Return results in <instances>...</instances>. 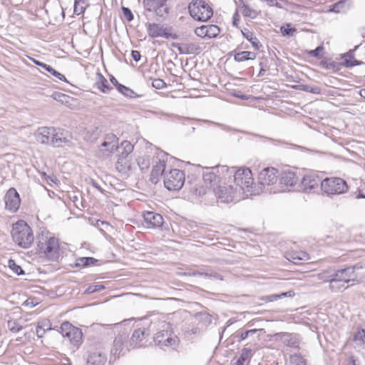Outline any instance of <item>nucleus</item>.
I'll return each instance as SVG.
<instances>
[{
    "instance_id": "69168bd1",
    "label": "nucleus",
    "mask_w": 365,
    "mask_h": 365,
    "mask_svg": "<svg viewBox=\"0 0 365 365\" xmlns=\"http://www.w3.org/2000/svg\"><path fill=\"white\" fill-rule=\"evenodd\" d=\"M137 163H138L141 170H143L144 169L147 170L149 168L148 160H145L143 158H138L137 159Z\"/></svg>"
},
{
    "instance_id": "7c9ffc66",
    "label": "nucleus",
    "mask_w": 365,
    "mask_h": 365,
    "mask_svg": "<svg viewBox=\"0 0 365 365\" xmlns=\"http://www.w3.org/2000/svg\"><path fill=\"white\" fill-rule=\"evenodd\" d=\"M95 85L101 91L105 93H109L113 89L109 86L107 79L100 73H97V80Z\"/></svg>"
},
{
    "instance_id": "79ce46f5",
    "label": "nucleus",
    "mask_w": 365,
    "mask_h": 365,
    "mask_svg": "<svg viewBox=\"0 0 365 365\" xmlns=\"http://www.w3.org/2000/svg\"><path fill=\"white\" fill-rule=\"evenodd\" d=\"M206 31H207V37L215 38L220 32V28L215 24L206 25Z\"/></svg>"
},
{
    "instance_id": "680f3d73",
    "label": "nucleus",
    "mask_w": 365,
    "mask_h": 365,
    "mask_svg": "<svg viewBox=\"0 0 365 365\" xmlns=\"http://www.w3.org/2000/svg\"><path fill=\"white\" fill-rule=\"evenodd\" d=\"M348 268H349V269H350V272L352 274V276L354 277V278L355 279H356L357 275L355 273L356 270L363 269L364 267L361 263H357L354 265L348 266ZM364 268H365V266H364Z\"/></svg>"
},
{
    "instance_id": "09e8293b",
    "label": "nucleus",
    "mask_w": 365,
    "mask_h": 365,
    "mask_svg": "<svg viewBox=\"0 0 365 365\" xmlns=\"http://www.w3.org/2000/svg\"><path fill=\"white\" fill-rule=\"evenodd\" d=\"M290 362L294 365H306L305 359L297 354L290 356Z\"/></svg>"
},
{
    "instance_id": "2f4dec72",
    "label": "nucleus",
    "mask_w": 365,
    "mask_h": 365,
    "mask_svg": "<svg viewBox=\"0 0 365 365\" xmlns=\"http://www.w3.org/2000/svg\"><path fill=\"white\" fill-rule=\"evenodd\" d=\"M232 53H235L234 60L236 62H242L248 60H254L256 58V53L251 51H232Z\"/></svg>"
},
{
    "instance_id": "423d86ee",
    "label": "nucleus",
    "mask_w": 365,
    "mask_h": 365,
    "mask_svg": "<svg viewBox=\"0 0 365 365\" xmlns=\"http://www.w3.org/2000/svg\"><path fill=\"white\" fill-rule=\"evenodd\" d=\"M321 190L327 195H339L348 190L346 182L340 178H326L321 183Z\"/></svg>"
},
{
    "instance_id": "412c9836",
    "label": "nucleus",
    "mask_w": 365,
    "mask_h": 365,
    "mask_svg": "<svg viewBox=\"0 0 365 365\" xmlns=\"http://www.w3.org/2000/svg\"><path fill=\"white\" fill-rule=\"evenodd\" d=\"M282 342L289 347L299 348L300 336L295 333L280 332L276 334Z\"/></svg>"
},
{
    "instance_id": "c03bdc74",
    "label": "nucleus",
    "mask_w": 365,
    "mask_h": 365,
    "mask_svg": "<svg viewBox=\"0 0 365 365\" xmlns=\"http://www.w3.org/2000/svg\"><path fill=\"white\" fill-rule=\"evenodd\" d=\"M71 329L73 330V326L71 323L66 322L61 325L60 332L63 337H68Z\"/></svg>"
},
{
    "instance_id": "bb28decb",
    "label": "nucleus",
    "mask_w": 365,
    "mask_h": 365,
    "mask_svg": "<svg viewBox=\"0 0 365 365\" xmlns=\"http://www.w3.org/2000/svg\"><path fill=\"white\" fill-rule=\"evenodd\" d=\"M164 0H143V4L145 11V16L149 19L150 14H155Z\"/></svg>"
},
{
    "instance_id": "f03ea898",
    "label": "nucleus",
    "mask_w": 365,
    "mask_h": 365,
    "mask_svg": "<svg viewBox=\"0 0 365 365\" xmlns=\"http://www.w3.org/2000/svg\"><path fill=\"white\" fill-rule=\"evenodd\" d=\"M58 239L48 232H42L37 238L36 253L50 260H56L58 257Z\"/></svg>"
},
{
    "instance_id": "052dcab7",
    "label": "nucleus",
    "mask_w": 365,
    "mask_h": 365,
    "mask_svg": "<svg viewBox=\"0 0 365 365\" xmlns=\"http://www.w3.org/2000/svg\"><path fill=\"white\" fill-rule=\"evenodd\" d=\"M189 274L192 275V276H200V277H207V278H212V277L217 278L218 277V274L217 273L209 274L207 272H200L198 271L193 272Z\"/></svg>"
},
{
    "instance_id": "f8f14e48",
    "label": "nucleus",
    "mask_w": 365,
    "mask_h": 365,
    "mask_svg": "<svg viewBox=\"0 0 365 365\" xmlns=\"http://www.w3.org/2000/svg\"><path fill=\"white\" fill-rule=\"evenodd\" d=\"M323 180L317 173L310 172L302 178L301 187L304 192H312L321 188V183Z\"/></svg>"
},
{
    "instance_id": "0eeeda50",
    "label": "nucleus",
    "mask_w": 365,
    "mask_h": 365,
    "mask_svg": "<svg viewBox=\"0 0 365 365\" xmlns=\"http://www.w3.org/2000/svg\"><path fill=\"white\" fill-rule=\"evenodd\" d=\"M128 334L127 331H123L115 336L113 341V348L110 350V357L109 362L115 361L121 355H124L129 350L128 342Z\"/></svg>"
},
{
    "instance_id": "a18cd8bd",
    "label": "nucleus",
    "mask_w": 365,
    "mask_h": 365,
    "mask_svg": "<svg viewBox=\"0 0 365 365\" xmlns=\"http://www.w3.org/2000/svg\"><path fill=\"white\" fill-rule=\"evenodd\" d=\"M300 90L314 93V94H320L322 92V89L319 86H312L309 85H300Z\"/></svg>"
},
{
    "instance_id": "6ab92c4d",
    "label": "nucleus",
    "mask_w": 365,
    "mask_h": 365,
    "mask_svg": "<svg viewBox=\"0 0 365 365\" xmlns=\"http://www.w3.org/2000/svg\"><path fill=\"white\" fill-rule=\"evenodd\" d=\"M171 46L177 48L180 54L198 55L202 51L200 46L197 43H180L173 42L171 43Z\"/></svg>"
},
{
    "instance_id": "9b49d317",
    "label": "nucleus",
    "mask_w": 365,
    "mask_h": 365,
    "mask_svg": "<svg viewBox=\"0 0 365 365\" xmlns=\"http://www.w3.org/2000/svg\"><path fill=\"white\" fill-rule=\"evenodd\" d=\"M213 192L221 202L229 203L234 200L235 195L239 192L237 187H234L233 185L224 183L223 185L220 184L214 187Z\"/></svg>"
},
{
    "instance_id": "5fc2aeb1",
    "label": "nucleus",
    "mask_w": 365,
    "mask_h": 365,
    "mask_svg": "<svg viewBox=\"0 0 365 365\" xmlns=\"http://www.w3.org/2000/svg\"><path fill=\"white\" fill-rule=\"evenodd\" d=\"M320 65L327 69H335L338 67V63L331 60H322L320 62Z\"/></svg>"
},
{
    "instance_id": "864d4df0",
    "label": "nucleus",
    "mask_w": 365,
    "mask_h": 365,
    "mask_svg": "<svg viewBox=\"0 0 365 365\" xmlns=\"http://www.w3.org/2000/svg\"><path fill=\"white\" fill-rule=\"evenodd\" d=\"M242 12L245 16H247L251 19H255L257 16V12L246 4L243 5Z\"/></svg>"
},
{
    "instance_id": "4468645a",
    "label": "nucleus",
    "mask_w": 365,
    "mask_h": 365,
    "mask_svg": "<svg viewBox=\"0 0 365 365\" xmlns=\"http://www.w3.org/2000/svg\"><path fill=\"white\" fill-rule=\"evenodd\" d=\"M154 341L156 345L160 346L161 348L169 347L177 344L178 337L173 336L171 332L167 330H162L155 334Z\"/></svg>"
},
{
    "instance_id": "f257e3e1",
    "label": "nucleus",
    "mask_w": 365,
    "mask_h": 365,
    "mask_svg": "<svg viewBox=\"0 0 365 365\" xmlns=\"http://www.w3.org/2000/svg\"><path fill=\"white\" fill-rule=\"evenodd\" d=\"M233 176L234 187H237L239 193L240 191L250 192L252 194V185L254 183L252 174L250 169L239 168L236 170L235 167L228 168L227 171V178H231Z\"/></svg>"
},
{
    "instance_id": "3c124183",
    "label": "nucleus",
    "mask_w": 365,
    "mask_h": 365,
    "mask_svg": "<svg viewBox=\"0 0 365 365\" xmlns=\"http://www.w3.org/2000/svg\"><path fill=\"white\" fill-rule=\"evenodd\" d=\"M280 31L283 36H292L297 30L294 27H291L290 24H288L286 26H281Z\"/></svg>"
},
{
    "instance_id": "a19ab883",
    "label": "nucleus",
    "mask_w": 365,
    "mask_h": 365,
    "mask_svg": "<svg viewBox=\"0 0 365 365\" xmlns=\"http://www.w3.org/2000/svg\"><path fill=\"white\" fill-rule=\"evenodd\" d=\"M252 356V351L250 348H243L240 358L237 359V364L243 365L244 363L250 359Z\"/></svg>"
},
{
    "instance_id": "6e6d98bb",
    "label": "nucleus",
    "mask_w": 365,
    "mask_h": 365,
    "mask_svg": "<svg viewBox=\"0 0 365 365\" xmlns=\"http://www.w3.org/2000/svg\"><path fill=\"white\" fill-rule=\"evenodd\" d=\"M51 97L58 101V102H61L62 103H67L68 102V99L69 98V96L64 94V93H60V92H54Z\"/></svg>"
},
{
    "instance_id": "338daca9",
    "label": "nucleus",
    "mask_w": 365,
    "mask_h": 365,
    "mask_svg": "<svg viewBox=\"0 0 365 365\" xmlns=\"http://www.w3.org/2000/svg\"><path fill=\"white\" fill-rule=\"evenodd\" d=\"M120 93L122 94H123L124 96H125L127 97H130V98H135L136 96L135 93L133 90H131L130 88H128L125 86L123 87V88Z\"/></svg>"
},
{
    "instance_id": "39448f33",
    "label": "nucleus",
    "mask_w": 365,
    "mask_h": 365,
    "mask_svg": "<svg viewBox=\"0 0 365 365\" xmlns=\"http://www.w3.org/2000/svg\"><path fill=\"white\" fill-rule=\"evenodd\" d=\"M188 10L190 16L199 21H206L213 15L212 9L203 0H192Z\"/></svg>"
},
{
    "instance_id": "4be33fe9",
    "label": "nucleus",
    "mask_w": 365,
    "mask_h": 365,
    "mask_svg": "<svg viewBox=\"0 0 365 365\" xmlns=\"http://www.w3.org/2000/svg\"><path fill=\"white\" fill-rule=\"evenodd\" d=\"M297 181L298 177L297 176L296 173L290 170L282 171L279 176L280 185L286 187H292L297 182Z\"/></svg>"
},
{
    "instance_id": "8fccbe9b",
    "label": "nucleus",
    "mask_w": 365,
    "mask_h": 365,
    "mask_svg": "<svg viewBox=\"0 0 365 365\" xmlns=\"http://www.w3.org/2000/svg\"><path fill=\"white\" fill-rule=\"evenodd\" d=\"M7 327L9 329L14 333L19 332L23 329V327L21 326L16 320L8 321Z\"/></svg>"
},
{
    "instance_id": "1a4fd4ad",
    "label": "nucleus",
    "mask_w": 365,
    "mask_h": 365,
    "mask_svg": "<svg viewBox=\"0 0 365 365\" xmlns=\"http://www.w3.org/2000/svg\"><path fill=\"white\" fill-rule=\"evenodd\" d=\"M118 148V139L115 135H108L99 146L96 156L102 160L110 158Z\"/></svg>"
},
{
    "instance_id": "a211bd4d",
    "label": "nucleus",
    "mask_w": 365,
    "mask_h": 365,
    "mask_svg": "<svg viewBox=\"0 0 365 365\" xmlns=\"http://www.w3.org/2000/svg\"><path fill=\"white\" fill-rule=\"evenodd\" d=\"M71 138L68 132H65L61 128H56L55 135L53 136L51 140V145L56 148L63 147L66 145L68 147L72 146Z\"/></svg>"
},
{
    "instance_id": "ea45409f",
    "label": "nucleus",
    "mask_w": 365,
    "mask_h": 365,
    "mask_svg": "<svg viewBox=\"0 0 365 365\" xmlns=\"http://www.w3.org/2000/svg\"><path fill=\"white\" fill-rule=\"evenodd\" d=\"M348 287L349 286H345V283L339 282V281H336V279L334 278L332 279L329 286V289L332 292H337L341 290H344Z\"/></svg>"
},
{
    "instance_id": "6e6552de",
    "label": "nucleus",
    "mask_w": 365,
    "mask_h": 365,
    "mask_svg": "<svg viewBox=\"0 0 365 365\" xmlns=\"http://www.w3.org/2000/svg\"><path fill=\"white\" fill-rule=\"evenodd\" d=\"M145 27L148 36L151 38H179V36L177 34L172 33L173 28L171 26L164 27L160 24L148 22L145 24Z\"/></svg>"
},
{
    "instance_id": "37998d69",
    "label": "nucleus",
    "mask_w": 365,
    "mask_h": 365,
    "mask_svg": "<svg viewBox=\"0 0 365 365\" xmlns=\"http://www.w3.org/2000/svg\"><path fill=\"white\" fill-rule=\"evenodd\" d=\"M96 262L97 259L93 257H81L77 260L76 266L86 267L90 264H93Z\"/></svg>"
},
{
    "instance_id": "4c0bfd02",
    "label": "nucleus",
    "mask_w": 365,
    "mask_h": 365,
    "mask_svg": "<svg viewBox=\"0 0 365 365\" xmlns=\"http://www.w3.org/2000/svg\"><path fill=\"white\" fill-rule=\"evenodd\" d=\"M343 58H344V64L346 67H353L354 66H359L363 63L360 61L354 58L353 55L351 53H346L344 54Z\"/></svg>"
},
{
    "instance_id": "cd10ccee",
    "label": "nucleus",
    "mask_w": 365,
    "mask_h": 365,
    "mask_svg": "<svg viewBox=\"0 0 365 365\" xmlns=\"http://www.w3.org/2000/svg\"><path fill=\"white\" fill-rule=\"evenodd\" d=\"M263 329H253L250 330H246L245 331H242L239 335L238 342L244 341L245 339H250V342H255L259 339V334L255 335L258 332L262 331Z\"/></svg>"
},
{
    "instance_id": "a878e982",
    "label": "nucleus",
    "mask_w": 365,
    "mask_h": 365,
    "mask_svg": "<svg viewBox=\"0 0 365 365\" xmlns=\"http://www.w3.org/2000/svg\"><path fill=\"white\" fill-rule=\"evenodd\" d=\"M145 338V331L138 329L133 331L132 336L129 341V346L132 348H138L142 346L143 340Z\"/></svg>"
},
{
    "instance_id": "dca6fc26",
    "label": "nucleus",
    "mask_w": 365,
    "mask_h": 365,
    "mask_svg": "<svg viewBox=\"0 0 365 365\" xmlns=\"http://www.w3.org/2000/svg\"><path fill=\"white\" fill-rule=\"evenodd\" d=\"M4 201L6 205V208L11 211V212H16L20 206V197L15 188H10L5 197Z\"/></svg>"
},
{
    "instance_id": "20e7f679",
    "label": "nucleus",
    "mask_w": 365,
    "mask_h": 365,
    "mask_svg": "<svg viewBox=\"0 0 365 365\" xmlns=\"http://www.w3.org/2000/svg\"><path fill=\"white\" fill-rule=\"evenodd\" d=\"M205 170L206 171L203 173V180L212 190L214 187L221 184L222 179H227L228 167L226 165L205 168Z\"/></svg>"
},
{
    "instance_id": "473e14b6",
    "label": "nucleus",
    "mask_w": 365,
    "mask_h": 365,
    "mask_svg": "<svg viewBox=\"0 0 365 365\" xmlns=\"http://www.w3.org/2000/svg\"><path fill=\"white\" fill-rule=\"evenodd\" d=\"M242 36L252 43V46L255 50H259V47L262 46L257 39V38L254 35V34L250 31L247 29H245L242 30Z\"/></svg>"
},
{
    "instance_id": "f704fd0d",
    "label": "nucleus",
    "mask_w": 365,
    "mask_h": 365,
    "mask_svg": "<svg viewBox=\"0 0 365 365\" xmlns=\"http://www.w3.org/2000/svg\"><path fill=\"white\" fill-rule=\"evenodd\" d=\"M83 334L80 329L73 326V330L70 331L68 339L74 345H78L82 341Z\"/></svg>"
},
{
    "instance_id": "c9c22d12",
    "label": "nucleus",
    "mask_w": 365,
    "mask_h": 365,
    "mask_svg": "<svg viewBox=\"0 0 365 365\" xmlns=\"http://www.w3.org/2000/svg\"><path fill=\"white\" fill-rule=\"evenodd\" d=\"M88 6V0H75L74 1V14L80 15L83 14Z\"/></svg>"
},
{
    "instance_id": "ddd939ff",
    "label": "nucleus",
    "mask_w": 365,
    "mask_h": 365,
    "mask_svg": "<svg viewBox=\"0 0 365 365\" xmlns=\"http://www.w3.org/2000/svg\"><path fill=\"white\" fill-rule=\"evenodd\" d=\"M87 365H105L107 356L101 344L91 347L87 351Z\"/></svg>"
},
{
    "instance_id": "7ed1b4c3",
    "label": "nucleus",
    "mask_w": 365,
    "mask_h": 365,
    "mask_svg": "<svg viewBox=\"0 0 365 365\" xmlns=\"http://www.w3.org/2000/svg\"><path fill=\"white\" fill-rule=\"evenodd\" d=\"M11 236L14 242L24 249L30 247L34 241L31 228L24 220H19L13 225Z\"/></svg>"
},
{
    "instance_id": "2eb2a0df",
    "label": "nucleus",
    "mask_w": 365,
    "mask_h": 365,
    "mask_svg": "<svg viewBox=\"0 0 365 365\" xmlns=\"http://www.w3.org/2000/svg\"><path fill=\"white\" fill-rule=\"evenodd\" d=\"M143 225L148 229L160 228L163 225V217L160 214L148 211L143 214Z\"/></svg>"
},
{
    "instance_id": "f3484780",
    "label": "nucleus",
    "mask_w": 365,
    "mask_h": 365,
    "mask_svg": "<svg viewBox=\"0 0 365 365\" xmlns=\"http://www.w3.org/2000/svg\"><path fill=\"white\" fill-rule=\"evenodd\" d=\"M278 170L274 168H264L258 176L259 182L262 185H270L277 181Z\"/></svg>"
},
{
    "instance_id": "b1692460",
    "label": "nucleus",
    "mask_w": 365,
    "mask_h": 365,
    "mask_svg": "<svg viewBox=\"0 0 365 365\" xmlns=\"http://www.w3.org/2000/svg\"><path fill=\"white\" fill-rule=\"evenodd\" d=\"M115 169L123 176H128L129 172L131 170V162L130 158H118L115 164Z\"/></svg>"
},
{
    "instance_id": "e433bc0d",
    "label": "nucleus",
    "mask_w": 365,
    "mask_h": 365,
    "mask_svg": "<svg viewBox=\"0 0 365 365\" xmlns=\"http://www.w3.org/2000/svg\"><path fill=\"white\" fill-rule=\"evenodd\" d=\"M167 2L168 0H164L160 8H158V10L155 14L157 17L161 19L162 20L165 19L169 14L170 9Z\"/></svg>"
},
{
    "instance_id": "9d476101",
    "label": "nucleus",
    "mask_w": 365,
    "mask_h": 365,
    "mask_svg": "<svg viewBox=\"0 0 365 365\" xmlns=\"http://www.w3.org/2000/svg\"><path fill=\"white\" fill-rule=\"evenodd\" d=\"M185 183V173L178 169H173L164 178L165 187L169 190H179Z\"/></svg>"
},
{
    "instance_id": "4d7b16f0",
    "label": "nucleus",
    "mask_w": 365,
    "mask_h": 365,
    "mask_svg": "<svg viewBox=\"0 0 365 365\" xmlns=\"http://www.w3.org/2000/svg\"><path fill=\"white\" fill-rule=\"evenodd\" d=\"M122 12L124 18L128 21L130 22L133 20L134 16L131 11V10L125 6H122Z\"/></svg>"
},
{
    "instance_id": "393cba45",
    "label": "nucleus",
    "mask_w": 365,
    "mask_h": 365,
    "mask_svg": "<svg viewBox=\"0 0 365 365\" xmlns=\"http://www.w3.org/2000/svg\"><path fill=\"white\" fill-rule=\"evenodd\" d=\"M165 168V163L164 160H159L156 165L153 166L151 174L150 176V181L153 184H156L158 182L160 177L163 173Z\"/></svg>"
},
{
    "instance_id": "49530a36",
    "label": "nucleus",
    "mask_w": 365,
    "mask_h": 365,
    "mask_svg": "<svg viewBox=\"0 0 365 365\" xmlns=\"http://www.w3.org/2000/svg\"><path fill=\"white\" fill-rule=\"evenodd\" d=\"M199 322H202L203 325L207 326L212 322V317L210 314L207 313H198L196 315Z\"/></svg>"
},
{
    "instance_id": "603ef678",
    "label": "nucleus",
    "mask_w": 365,
    "mask_h": 365,
    "mask_svg": "<svg viewBox=\"0 0 365 365\" xmlns=\"http://www.w3.org/2000/svg\"><path fill=\"white\" fill-rule=\"evenodd\" d=\"M354 341L360 344H364L365 342V329L358 330L354 335Z\"/></svg>"
},
{
    "instance_id": "0e129e2a",
    "label": "nucleus",
    "mask_w": 365,
    "mask_h": 365,
    "mask_svg": "<svg viewBox=\"0 0 365 365\" xmlns=\"http://www.w3.org/2000/svg\"><path fill=\"white\" fill-rule=\"evenodd\" d=\"M195 34L200 37L204 38L207 37V31H206V26H202L197 27L195 30Z\"/></svg>"
},
{
    "instance_id": "c756f323",
    "label": "nucleus",
    "mask_w": 365,
    "mask_h": 365,
    "mask_svg": "<svg viewBox=\"0 0 365 365\" xmlns=\"http://www.w3.org/2000/svg\"><path fill=\"white\" fill-rule=\"evenodd\" d=\"M286 258L293 263L297 264L300 263V261L308 260L309 255L306 252H291L287 253Z\"/></svg>"
},
{
    "instance_id": "774afa93",
    "label": "nucleus",
    "mask_w": 365,
    "mask_h": 365,
    "mask_svg": "<svg viewBox=\"0 0 365 365\" xmlns=\"http://www.w3.org/2000/svg\"><path fill=\"white\" fill-rule=\"evenodd\" d=\"M344 1H339V2L333 4L331 8L329 9L330 11H333L335 13H339L340 11L341 8L343 7Z\"/></svg>"
},
{
    "instance_id": "bf43d9fd",
    "label": "nucleus",
    "mask_w": 365,
    "mask_h": 365,
    "mask_svg": "<svg viewBox=\"0 0 365 365\" xmlns=\"http://www.w3.org/2000/svg\"><path fill=\"white\" fill-rule=\"evenodd\" d=\"M152 86L156 89H162L167 86L165 82L160 78L153 79L152 81Z\"/></svg>"
},
{
    "instance_id": "72a5a7b5",
    "label": "nucleus",
    "mask_w": 365,
    "mask_h": 365,
    "mask_svg": "<svg viewBox=\"0 0 365 365\" xmlns=\"http://www.w3.org/2000/svg\"><path fill=\"white\" fill-rule=\"evenodd\" d=\"M121 150L120 154L118 158H130V154L133 150V145L128 140H124L121 143L120 145H118V148Z\"/></svg>"
},
{
    "instance_id": "58836bf2",
    "label": "nucleus",
    "mask_w": 365,
    "mask_h": 365,
    "mask_svg": "<svg viewBox=\"0 0 365 365\" xmlns=\"http://www.w3.org/2000/svg\"><path fill=\"white\" fill-rule=\"evenodd\" d=\"M317 277L320 280L330 283L334 278V269L330 268L322 271L317 274Z\"/></svg>"
},
{
    "instance_id": "c85d7f7f",
    "label": "nucleus",
    "mask_w": 365,
    "mask_h": 365,
    "mask_svg": "<svg viewBox=\"0 0 365 365\" xmlns=\"http://www.w3.org/2000/svg\"><path fill=\"white\" fill-rule=\"evenodd\" d=\"M32 61L34 63H35L36 66H38L41 67L42 68L47 71L48 73H50L52 76L56 77L58 79L62 81L67 82L66 78L64 75L59 73L58 71H56L53 67H51L50 65H48L45 63L41 62L38 60H36L34 58L32 59Z\"/></svg>"
},
{
    "instance_id": "e2e57ef3",
    "label": "nucleus",
    "mask_w": 365,
    "mask_h": 365,
    "mask_svg": "<svg viewBox=\"0 0 365 365\" xmlns=\"http://www.w3.org/2000/svg\"><path fill=\"white\" fill-rule=\"evenodd\" d=\"M324 48L322 46H317L315 49L311 50L309 51V54L311 56L320 58L322 57V51H323Z\"/></svg>"
},
{
    "instance_id": "aec40b11",
    "label": "nucleus",
    "mask_w": 365,
    "mask_h": 365,
    "mask_svg": "<svg viewBox=\"0 0 365 365\" xmlns=\"http://www.w3.org/2000/svg\"><path fill=\"white\" fill-rule=\"evenodd\" d=\"M56 128L53 127H41L37 130L36 133V139L41 144L51 145V140L55 135Z\"/></svg>"
},
{
    "instance_id": "13d9d810",
    "label": "nucleus",
    "mask_w": 365,
    "mask_h": 365,
    "mask_svg": "<svg viewBox=\"0 0 365 365\" xmlns=\"http://www.w3.org/2000/svg\"><path fill=\"white\" fill-rule=\"evenodd\" d=\"M104 289H105V287L102 284H93V285L89 286L86 289V292L87 294H92L94 292H101V290H103Z\"/></svg>"
},
{
    "instance_id": "de8ad7c7",
    "label": "nucleus",
    "mask_w": 365,
    "mask_h": 365,
    "mask_svg": "<svg viewBox=\"0 0 365 365\" xmlns=\"http://www.w3.org/2000/svg\"><path fill=\"white\" fill-rule=\"evenodd\" d=\"M8 264L9 268L17 275L24 274V272L21 267V266L18 265L16 262L13 259H9L8 262Z\"/></svg>"
},
{
    "instance_id": "5701e85b",
    "label": "nucleus",
    "mask_w": 365,
    "mask_h": 365,
    "mask_svg": "<svg viewBox=\"0 0 365 365\" xmlns=\"http://www.w3.org/2000/svg\"><path fill=\"white\" fill-rule=\"evenodd\" d=\"M334 278L336 279V281L344 282L345 284L350 282H354L357 281L351 274L350 269H349L348 267L343 269H334Z\"/></svg>"
}]
</instances>
